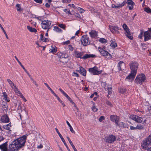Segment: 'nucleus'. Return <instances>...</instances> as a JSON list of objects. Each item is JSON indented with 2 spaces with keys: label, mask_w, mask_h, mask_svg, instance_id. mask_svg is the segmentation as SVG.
I'll use <instances>...</instances> for the list:
<instances>
[{
  "label": "nucleus",
  "mask_w": 151,
  "mask_h": 151,
  "mask_svg": "<svg viewBox=\"0 0 151 151\" xmlns=\"http://www.w3.org/2000/svg\"><path fill=\"white\" fill-rule=\"evenodd\" d=\"M117 67L119 71L124 70L125 68V64L123 62L120 61L118 63Z\"/></svg>",
  "instance_id": "nucleus-18"
},
{
  "label": "nucleus",
  "mask_w": 151,
  "mask_h": 151,
  "mask_svg": "<svg viewBox=\"0 0 151 151\" xmlns=\"http://www.w3.org/2000/svg\"><path fill=\"white\" fill-rule=\"evenodd\" d=\"M116 139L115 137L113 135H110L107 137L106 139V142L109 143H112Z\"/></svg>",
  "instance_id": "nucleus-15"
},
{
  "label": "nucleus",
  "mask_w": 151,
  "mask_h": 151,
  "mask_svg": "<svg viewBox=\"0 0 151 151\" xmlns=\"http://www.w3.org/2000/svg\"><path fill=\"white\" fill-rule=\"evenodd\" d=\"M16 7H17V11H21V7L20 6V5L19 4H17L16 6Z\"/></svg>",
  "instance_id": "nucleus-48"
},
{
  "label": "nucleus",
  "mask_w": 151,
  "mask_h": 151,
  "mask_svg": "<svg viewBox=\"0 0 151 151\" xmlns=\"http://www.w3.org/2000/svg\"><path fill=\"white\" fill-rule=\"evenodd\" d=\"M55 130H56L59 136L61 138V140H62V142L64 143L65 145V147L67 148V150H68V151H70V149H69V148H68V147L67 144H66V142H65L64 139L63 138V137H62V136L61 134L59 132L58 129H57V128H55Z\"/></svg>",
  "instance_id": "nucleus-17"
},
{
  "label": "nucleus",
  "mask_w": 151,
  "mask_h": 151,
  "mask_svg": "<svg viewBox=\"0 0 151 151\" xmlns=\"http://www.w3.org/2000/svg\"><path fill=\"white\" fill-rule=\"evenodd\" d=\"M126 3L128 5H130L131 6H133L134 5V3L133 1L132 0H127L126 2Z\"/></svg>",
  "instance_id": "nucleus-37"
},
{
  "label": "nucleus",
  "mask_w": 151,
  "mask_h": 151,
  "mask_svg": "<svg viewBox=\"0 0 151 151\" xmlns=\"http://www.w3.org/2000/svg\"><path fill=\"white\" fill-rule=\"evenodd\" d=\"M27 139V136L23 135L14 141L19 149L23 147L25 145Z\"/></svg>",
  "instance_id": "nucleus-3"
},
{
  "label": "nucleus",
  "mask_w": 151,
  "mask_h": 151,
  "mask_svg": "<svg viewBox=\"0 0 151 151\" xmlns=\"http://www.w3.org/2000/svg\"><path fill=\"white\" fill-rule=\"evenodd\" d=\"M99 51L101 53V54L108 59H109L111 58V55L109 54L107 51H106L103 48H101L100 47L98 48Z\"/></svg>",
  "instance_id": "nucleus-8"
},
{
  "label": "nucleus",
  "mask_w": 151,
  "mask_h": 151,
  "mask_svg": "<svg viewBox=\"0 0 151 151\" xmlns=\"http://www.w3.org/2000/svg\"><path fill=\"white\" fill-rule=\"evenodd\" d=\"M106 89L108 91V94H111L112 93V88L111 87H107Z\"/></svg>",
  "instance_id": "nucleus-44"
},
{
  "label": "nucleus",
  "mask_w": 151,
  "mask_h": 151,
  "mask_svg": "<svg viewBox=\"0 0 151 151\" xmlns=\"http://www.w3.org/2000/svg\"><path fill=\"white\" fill-rule=\"evenodd\" d=\"M1 121L3 123H7L9 122V119L6 115H4L1 116Z\"/></svg>",
  "instance_id": "nucleus-20"
},
{
  "label": "nucleus",
  "mask_w": 151,
  "mask_h": 151,
  "mask_svg": "<svg viewBox=\"0 0 151 151\" xmlns=\"http://www.w3.org/2000/svg\"><path fill=\"white\" fill-rule=\"evenodd\" d=\"M66 123L68 124V125L70 127V131L73 133H75V131L73 130V128L71 125H70V124L68 122V121H67L66 122Z\"/></svg>",
  "instance_id": "nucleus-39"
},
{
  "label": "nucleus",
  "mask_w": 151,
  "mask_h": 151,
  "mask_svg": "<svg viewBox=\"0 0 151 151\" xmlns=\"http://www.w3.org/2000/svg\"><path fill=\"white\" fill-rule=\"evenodd\" d=\"M34 1L36 3L41 4L42 2V0H34Z\"/></svg>",
  "instance_id": "nucleus-58"
},
{
  "label": "nucleus",
  "mask_w": 151,
  "mask_h": 151,
  "mask_svg": "<svg viewBox=\"0 0 151 151\" xmlns=\"http://www.w3.org/2000/svg\"><path fill=\"white\" fill-rule=\"evenodd\" d=\"M89 34L91 37L92 38L95 37L97 35V32L95 30H91L89 32Z\"/></svg>",
  "instance_id": "nucleus-25"
},
{
  "label": "nucleus",
  "mask_w": 151,
  "mask_h": 151,
  "mask_svg": "<svg viewBox=\"0 0 151 151\" xmlns=\"http://www.w3.org/2000/svg\"><path fill=\"white\" fill-rule=\"evenodd\" d=\"M0 106L1 107H2L1 109H2V110L3 111H7V106L6 103H5L4 104H1L0 105ZM3 112L4 113V112L3 111Z\"/></svg>",
  "instance_id": "nucleus-30"
},
{
  "label": "nucleus",
  "mask_w": 151,
  "mask_h": 151,
  "mask_svg": "<svg viewBox=\"0 0 151 151\" xmlns=\"http://www.w3.org/2000/svg\"><path fill=\"white\" fill-rule=\"evenodd\" d=\"M70 57L66 53H62L60 55L59 61L64 64L67 63L70 60Z\"/></svg>",
  "instance_id": "nucleus-6"
},
{
  "label": "nucleus",
  "mask_w": 151,
  "mask_h": 151,
  "mask_svg": "<svg viewBox=\"0 0 151 151\" xmlns=\"http://www.w3.org/2000/svg\"><path fill=\"white\" fill-rule=\"evenodd\" d=\"M79 68V70H78V71L81 74L84 76H85L86 73V70L81 67H80Z\"/></svg>",
  "instance_id": "nucleus-23"
},
{
  "label": "nucleus",
  "mask_w": 151,
  "mask_h": 151,
  "mask_svg": "<svg viewBox=\"0 0 151 151\" xmlns=\"http://www.w3.org/2000/svg\"><path fill=\"white\" fill-rule=\"evenodd\" d=\"M44 84L45 86H47L48 88L50 91L52 93L53 92V91L52 90V89L49 87L48 84L47 83H45Z\"/></svg>",
  "instance_id": "nucleus-50"
},
{
  "label": "nucleus",
  "mask_w": 151,
  "mask_h": 151,
  "mask_svg": "<svg viewBox=\"0 0 151 151\" xmlns=\"http://www.w3.org/2000/svg\"><path fill=\"white\" fill-rule=\"evenodd\" d=\"M88 39L89 37L87 35H84L82 36L81 39L82 44L84 46H86L88 45H89L90 42L89 41Z\"/></svg>",
  "instance_id": "nucleus-11"
},
{
  "label": "nucleus",
  "mask_w": 151,
  "mask_h": 151,
  "mask_svg": "<svg viewBox=\"0 0 151 151\" xmlns=\"http://www.w3.org/2000/svg\"><path fill=\"white\" fill-rule=\"evenodd\" d=\"M40 40L45 42H46L48 41V38L44 37L43 34H42L40 35Z\"/></svg>",
  "instance_id": "nucleus-31"
},
{
  "label": "nucleus",
  "mask_w": 151,
  "mask_h": 151,
  "mask_svg": "<svg viewBox=\"0 0 151 151\" xmlns=\"http://www.w3.org/2000/svg\"><path fill=\"white\" fill-rule=\"evenodd\" d=\"M58 25L59 27L63 29H64L65 27V25L63 24H59Z\"/></svg>",
  "instance_id": "nucleus-54"
},
{
  "label": "nucleus",
  "mask_w": 151,
  "mask_h": 151,
  "mask_svg": "<svg viewBox=\"0 0 151 151\" xmlns=\"http://www.w3.org/2000/svg\"><path fill=\"white\" fill-rule=\"evenodd\" d=\"M92 109L94 112L97 111L98 110V109L96 107L95 104H93V106L92 107Z\"/></svg>",
  "instance_id": "nucleus-47"
},
{
  "label": "nucleus",
  "mask_w": 151,
  "mask_h": 151,
  "mask_svg": "<svg viewBox=\"0 0 151 151\" xmlns=\"http://www.w3.org/2000/svg\"><path fill=\"white\" fill-rule=\"evenodd\" d=\"M67 138L68 139V140L69 143H70V145H71L72 146V145H73L72 142L71 141V140L70 139L69 137H67Z\"/></svg>",
  "instance_id": "nucleus-56"
},
{
  "label": "nucleus",
  "mask_w": 151,
  "mask_h": 151,
  "mask_svg": "<svg viewBox=\"0 0 151 151\" xmlns=\"http://www.w3.org/2000/svg\"><path fill=\"white\" fill-rule=\"evenodd\" d=\"M68 6H70V7H73V8H75V6L74 4H69L68 5Z\"/></svg>",
  "instance_id": "nucleus-64"
},
{
  "label": "nucleus",
  "mask_w": 151,
  "mask_h": 151,
  "mask_svg": "<svg viewBox=\"0 0 151 151\" xmlns=\"http://www.w3.org/2000/svg\"><path fill=\"white\" fill-rule=\"evenodd\" d=\"M145 125L141 124H138L136 126L137 129L142 130L144 128Z\"/></svg>",
  "instance_id": "nucleus-32"
},
{
  "label": "nucleus",
  "mask_w": 151,
  "mask_h": 151,
  "mask_svg": "<svg viewBox=\"0 0 151 151\" xmlns=\"http://www.w3.org/2000/svg\"><path fill=\"white\" fill-rule=\"evenodd\" d=\"M151 145V143L146 139L144 141L143 143L142 144V146L143 149L145 150Z\"/></svg>",
  "instance_id": "nucleus-19"
},
{
  "label": "nucleus",
  "mask_w": 151,
  "mask_h": 151,
  "mask_svg": "<svg viewBox=\"0 0 151 151\" xmlns=\"http://www.w3.org/2000/svg\"><path fill=\"white\" fill-rule=\"evenodd\" d=\"M15 141H12L9 146V151H18L19 149Z\"/></svg>",
  "instance_id": "nucleus-10"
},
{
  "label": "nucleus",
  "mask_w": 151,
  "mask_h": 151,
  "mask_svg": "<svg viewBox=\"0 0 151 151\" xmlns=\"http://www.w3.org/2000/svg\"><path fill=\"white\" fill-rule=\"evenodd\" d=\"M119 122H117V124H116V125L118 126L119 127L121 128H124L127 126L126 124L123 122H121L119 123Z\"/></svg>",
  "instance_id": "nucleus-27"
},
{
  "label": "nucleus",
  "mask_w": 151,
  "mask_h": 151,
  "mask_svg": "<svg viewBox=\"0 0 151 151\" xmlns=\"http://www.w3.org/2000/svg\"><path fill=\"white\" fill-rule=\"evenodd\" d=\"M111 7L117 9H119L118 7H119V6H118L117 4H112Z\"/></svg>",
  "instance_id": "nucleus-51"
},
{
  "label": "nucleus",
  "mask_w": 151,
  "mask_h": 151,
  "mask_svg": "<svg viewBox=\"0 0 151 151\" xmlns=\"http://www.w3.org/2000/svg\"><path fill=\"white\" fill-rule=\"evenodd\" d=\"M63 94L67 98V99L68 100L70 103L73 104H74L75 105V103L73 102L72 99L65 92Z\"/></svg>",
  "instance_id": "nucleus-34"
},
{
  "label": "nucleus",
  "mask_w": 151,
  "mask_h": 151,
  "mask_svg": "<svg viewBox=\"0 0 151 151\" xmlns=\"http://www.w3.org/2000/svg\"><path fill=\"white\" fill-rule=\"evenodd\" d=\"M16 94L18 96H19L22 99H23L24 97L20 92L18 89H17L16 90L14 91Z\"/></svg>",
  "instance_id": "nucleus-29"
},
{
  "label": "nucleus",
  "mask_w": 151,
  "mask_h": 151,
  "mask_svg": "<svg viewBox=\"0 0 151 151\" xmlns=\"http://www.w3.org/2000/svg\"><path fill=\"white\" fill-rule=\"evenodd\" d=\"M110 45L113 48H114L117 47V44L116 42H115L112 41L111 42Z\"/></svg>",
  "instance_id": "nucleus-40"
},
{
  "label": "nucleus",
  "mask_w": 151,
  "mask_h": 151,
  "mask_svg": "<svg viewBox=\"0 0 151 151\" xmlns=\"http://www.w3.org/2000/svg\"><path fill=\"white\" fill-rule=\"evenodd\" d=\"M0 27L1 28V29L2 30V31L4 33V34H5L6 38L7 39H8L9 37H8L5 30H4L3 27H2V26L1 25V24L0 23Z\"/></svg>",
  "instance_id": "nucleus-42"
},
{
  "label": "nucleus",
  "mask_w": 151,
  "mask_h": 151,
  "mask_svg": "<svg viewBox=\"0 0 151 151\" xmlns=\"http://www.w3.org/2000/svg\"><path fill=\"white\" fill-rule=\"evenodd\" d=\"M111 120L113 122H115V124H118L117 122H119L118 117L114 115H111L110 116Z\"/></svg>",
  "instance_id": "nucleus-22"
},
{
  "label": "nucleus",
  "mask_w": 151,
  "mask_h": 151,
  "mask_svg": "<svg viewBox=\"0 0 151 151\" xmlns=\"http://www.w3.org/2000/svg\"><path fill=\"white\" fill-rule=\"evenodd\" d=\"M72 75L74 76H76L77 77H78L79 76V75L77 73L75 72H73L72 74Z\"/></svg>",
  "instance_id": "nucleus-57"
},
{
  "label": "nucleus",
  "mask_w": 151,
  "mask_h": 151,
  "mask_svg": "<svg viewBox=\"0 0 151 151\" xmlns=\"http://www.w3.org/2000/svg\"><path fill=\"white\" fill-rule=\"evenodd\" d=\"M129 65L131 70V73L127 77L126 80L133 81L137 74L139 65L137 62L134 61L131 62Z\"/></svg>",
  "instance_id": "nucleus-1"
},
{
  "label": "nucleus",
  "mask_w": 151,
  "mask_h": 151,
  "mask_svg": "<svg viewBox=\"0 0 151 151\" xmlns=\"http://www.w3.org/2000/svg\"><path fill=\"white\" fill-rule=\"evenodd\" d=\"M50 52L54 53L57 51V48L55 46H51L49 50Z\"/></svg>",
  "instance_id": "nucleus-28"
},
{
  "label": "nucleus",
  "mask_w": 151,
  "mask_h": 151,
  "mask_svg": "<svg viewBox=\"0 0 151 151\" xmlns=\"http://www.w3.org/2000/svg\"><path fill=\"white\" fill-rule=\"evenodd\" d=\"M130 129L131 130H136L137 129H136V127H134L132 126H130Z\"/></svg>",
  "instance_id": "nucleus-63"
},
{
  "label": "nucleus",
  "mask_w": 151,
  "mask_h": 151,
  "mask_svg": "<svg viewBox=\"0 0 151 151\" xmlns=\"http://www.w3.org/2000/svg\"><path fill=\"white\" fill-rule=\"evenodd\" d=\"M130 118L139 123H140L143 121V119L142 117L136 115H131L130 116Z\"/></svg>",
  "instance_id": "nucleus-13"
},
{
  "label": "nucleus",
  "mask_w": 151,
  "mask_h": 151,
  "mask_svg": "<svg viewBox=\"0 0 151 151\" xmlns=\"http://www.w3.org/2000/svg\"><path fill=\"white\" fill-rule=\"evenodd\" d=\"M146 139L151 143V135H149L146 138Z\"/></svg>",
  "instance_id": "nucleus-53"
},
{
  "label": "nucleus",
  "mask_w": 151,
  "mask_h": 151,
  "mask_svg": "<svg viewBox=\"0 0 151 151\" xmlns=\"http://www.w3.org/2000/svg\"><path fill=\"white\" fill-rule=\"evenodd\" d=\"M144 11L147 13H151V9L149 7H146L144 9Z\"/></svg>",
  "instance_id": "nucleus-43"
},
{
  "label": "nucleus",
  "mask_w": 151,
  "mask_h": 151,
  "mask_svg": "<svg viewBox=\"0 0 151 151\" xmlns=\"http://www.w3.org/2000/svg\"><path fill=\"white\" fill-rule=\"evenodd\" d=\"M143 33V30H141V32H140V33L139 34V36H138V37L139 39H142V37Z\"/></svg>",
  "instance_id": "nucleus-52"
},
{
  "label": "nucleus",
  "mask_w": 151,
  "mask_h": 151,
  "mask_svg": "<svg viewBox=\"0 0 151 151\" xmlns=\"http://www.w3.org/2000/svg\"><path fill=\"white\" fill-rule=\"evenodd\" d=\"M106 104L109 106H111L112 104L111 103L108 101H106Z\"/></svg>",
  "instance_id": "nucleus-62"
},
{
  "label": "nucleus",
  "mask_w": 151,
  "mask_h": 151,
  "mask_svg": "<svg viewBox=\"0 0 151 151\" xmlns=\"http://www.w3.org/2000/svg\"><path fill=\"white\" fill-rule=\"evenodd\" d=\"M96 57V55L93 54H86L81 58L84 59H86L87 58H94Z\"/></svg>",
  "instance_id": "nucleus-24"
},
{
  "label": "nucleus",
  "mask_w": 151,
  "mask_h": 151,
  "mask_svg": "<svg viewBox=\"0 0 151 151\" xmlns=\"http://www.w3.org/2000/svg\"><path fill=\"white\" fill-rule=\"evenodd\" d=\"M4 97L3 99L6 102H8L9 101V98L7 97L6 93V92H4L3 93Z\"/></svg>",
  "instance_id": "nucleus-35"
},
{
  "label": "nucleus",
  "mask_w": 151,
  "mask_h": 151,
  "mask_svg": "<svg viewBox=\"0 0 151 151\" xmlns=\"http://www.w3.org/2000/svg\"><path fill=\"white\" fill-rule=\"evenodd\" d=\"M99 41L101 43H106L107 42L106 40L104 38H101L99 40Z\"/></svg>",
  "instance_id": "nucleus-46"
},
{
  "label": "nucleus",
  "mask_w": 151,
  "mask_h": 151,
  "mask_svg": "<svg viewBox=\"0 0 151 151\" xmlns=\"http://www.w3.org/2000/svg\"><path fill=\"white\" fill-rule=\"evenodd\" d=\"M146 81L145 76L143 74L137 76L135 80V83L141 85Z\"/></svg>",
  "instance_id": "nucleus-5"
},
{
  "label": "nucleus",
  "mask_w": 151,
  "mask_h": 151,
  "mask_svg": "<svg viewBox=\"0 0 151 151\" xmlns=\"http://www.w3.org/2000/svg\"><path fill=\"white\" fill-rule=\"evenodd\" d=\"M27 139V136L23 135L14 141L19 149L23 147L25 145Z\"/></svg>",
  "instance_id": "nucleus-4"
},
{
  "label": "nucleus",
  "mask_w": 151,
  "mask_h": 151,
  "mask_svg": "<svg viewBox=\"0 0 151 151\" xmlns=\"http://www.w3.org/2000/svg\"><path fill=\"white\" fill-rule=\"evenodd\" d=\"M122 27L125 32V34L126 36L130 40L133 39V37L132 36V33L130 32V30L126 24H124L123 25Z\"/></svg>",
  "instance_id": "nucleus-7"
},
{
  "label": "nucleus",
  "mask_w": 151,
  "mask_h": 151,
  "mask_svg": "<svg viewBox=\"0 0 151 151\" xmlns=\"http://www.w3.org/2000/svg\"><path fill=\"white\" fill-rule=\"evenodd\" d=\"M68 48L69 50H70L72 51L73 50V48L71 45H69L68 46Z\"/></svg>",
  "instance_id": "nucleus-61"
},
{
  "label": "nucleus",
  "mask_w": 151,
  "mask_h": 151,
  "mask_svg": "<svg viewBox=\"0 0 151 151\" xmlns=\"http://www.w3.org/2000/svg\"><path fill=\"white\" fill-rule=\"evenodd\" d=\"M89 71L93 75H98L101 73V70H99L96 66L89 68Z\"/></svg>",
  "instance_id": "nucleus-9"
},
{
  "label": "nucleus",
  "mask_w": 151,
  "mask_h": 151,
  "mask_svg": "<svg viewBox=\"0 0 151 151\" xmlns=\"http://www.w3.org/2000/svg\"><path fill=\"white\" fill-rule=\"evenodd\" d=\"M7 81L13 90L15 91L17 89H18L16 86L13 83V82L9 79H8L7 80Z\"/></svg>",
  "instance_id": "nucleus-21"
},
{
  "label": "nucleus",
  "mask_w": 151,
  "mask_h": 151,
  "mask_svg": "<svg viewBox=\"0 0 151 151\" xmlns=\"http://www.w3.org/2000/svg\"><path fill=\"white\" fill-rule=\"evenodd\" d=\"M27 139V136L23 135L14 141L19 149L23 147L25 145Z\"/></svg>",
  "instance_id": "nucleus-2"
},
{
  "label": "nucleus",
  "mask_w": 151,
  "mask_h": 151,
  "mask_svg": "<svg viewBox=\"0 0 151 151\" xmlns=\"http://www.w3.org/2000/svg\"><path fill=\"white\" fill-rule=\"evenodd\" d=\"M144 40L147 41L151 39V32L147 31L144 32Z\"/></svg>",
  "instance_id": "nucleus-16"
},
{
  "label": "nucleus",
  "mask_w": 151,
  "mask_h": 151,
  "mask_svg": "<svg viewBox=\"0 0 151 151\" xmlns=\"http://www.w3.org/2000/svg\"><path fill=\"white\" fill-rule=\"evenodd\" d=\"M63 11L68 14H71V13L70 11L68 9H64Z\"/></svg>",
  "instance_id": "nucleus-49"
},
{
  "label": "nucleus",
  "mask_w": 151,
  "mask_h": 151,
  "mask_svg": "<svg viewBox=\"0 0 151 151\" xmlns=\"http://www.w3.org/2000/svg\"><path fill=\"white\" fill-rule=\"evenodd\" d=\"M105 117L103 116H101L100 117V118L99 119V121L100 122H102L103 120L105 119Z\"/></svg>",
  "instance_id": "nucleus-55"
},
{
  "label": "nucleus",
  "mask_w": 151,
  "mask_h": 151,
  "mask_svg": "<svg viewBox=\"0 0 151 151\" xmlns=\"http://www.w3.org/2000/svg\"><path fill=\"white\" fill-rule=\"evenodd\" d=\"M125 4H126V1H124L121 4H117L118 6H119V7H118V8L120 9V8H122V7L123 6L125 5Z\"/></svg>",
  "instance_id": "nucleus-41"
},
{
  "label": "nucleus",
  "mask_w": 151,
  "mask_h": 151,
  "mask_svg": "<svg viewBox=\"0 0 151 151\" xmlns=\"http://www.w3.org/2000/svg\"><path fill=\"white\" fill-rule=\"evenodd\" d=\"M53 28V30L55 31L58 32H62V30L60 29V28L58 27L55 26Z\"/></svg>",
  "instance_id": "nucleus-38"
},
{
  "label": "nucleus",
  "mask_w": 151,
  "mask_h": 151,
  "mask_svg": "<svg viewBox=\"0 0 151 151\" xmlns=\"http://www.w3.org/2000/svg\"><path fill=\"white\" fill-rule=\"evenodd\" d=\"M109 29L113 33L119 34V27L117 26H109Z\"/></svg>",
  "instance_id": "nucleus-14"
},
{
  "label": "nucleus",
  "mask_w": 151,
  "mask_h": 151,
  "mask_svg": "<svg viewBox=\"0 0 151 151\" xmlns=\"http://www.w3.org/2000/svg\"><path fill=\"white\" fill-rule=\"evenodd\" d=\"M14 57H15V58L16 59V60H17V61L19 63L20 65L21 66H22L23 65L19 61V60L17 58V57L16 56H15Z\"/></svg>",
  "instance_id": "nucleus-60"
},
{
  "label": "nucleus",
  "mask_w": 151,
  "mask_h": 151,
  "mask_svg": "<svg viewBox=\"0 0 151 151\" xmlns=\"http://www.w3.org/2000/svg\"><path fill=\"white\" fill-rule=\"evenodd\" d=\"M119 92L123 93L126 91V90L124 88H120L119 89Z\"/></svg>",
  "instance_id": "nucleus-45"
},
{
  "label": "nucleus",
  "mask_w": 151,
  "mask_h": 151,
  "mask_svg": "<svg viewBox=\"0 0 151 151\" xmlns=\"http://www.w3.org/2000/svg\"><path fill=\"white\" fill-rule=\"evenodd\" d=\"M51 23V22L50 21H43L41 24L42 28L45 29H49V27Z\"/></svg>",
  "instance_id": "nucleus-12"
},
{
  "label": "nucleus",
  "mask_w": 151,
  "mask_h": 151,
  "mask_svg": "<svg viewBox=\"0 0 151 151\" xmlns=\"http://www.w3.org/2000/svg\"><path fill=\"white\" fill-rule=\"evenodd\" d=\"M83 52L78 51H76L75 53V57L77 58H80L81 59H82L81 58H82L81 57L83 55Z\"/></svg>",
  "instance_id": "nucleus-26"
},
{
  "label": "nucleus",
  "mask_w": 151,
  "mask_h": 151,
  "mask_svg": "<svg viewBox=\"0 0 151 151\" xmlns=\"http://www.w3.org/2000/svg\"><path fill=\"white\" fill-rule=\"evenodd\" d=\"M27 29L31 32H37L36 29L35 28H32L29 26H27Z\"/></svg>",
  "instance_id": "nucleus-36"
},
{
  "label": "nucleus",
  "mask_w": 151,
  "mask_h": 151,
  "mask_svg": "<svg viewBox=\"0 0 151 151\" xmlns=\"http://www.w3.org/2000/svg\"><path fill=\"white\" fill-rule=\"evenodd\" d=\"M11 127V123H9L7 124L4 125L3 126V127L4 129L7 130H10V128Z\"/></svg>",
  "instance_id": "nucleus-33"
},
{
  "label": "nucleus",
  "mask_w": 151,
  "mask_h": 151,
  "mask_svg": "<svg viewBox=\"0 0 151 151\" xmlns=\"http://www.w3.org/2000/svg\"><path fill=\"white\" fill-rule=\"evenodd\" d=\"M70 43V41L69 40H67L66 41L63 42V45H68Z\"/></svg>",
  "instance_id": "nucleus-59"
}]
</instances>
